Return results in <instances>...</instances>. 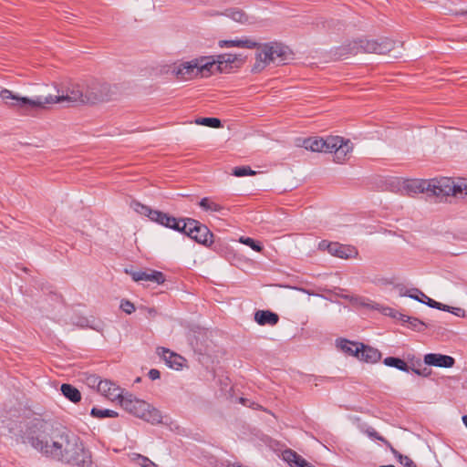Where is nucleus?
Here are the masks:
<instances>
[{
	"instance_id": "34",
	"label": "nucleus",
	"mask_w": 467,
	"mask_h": 467,
	"mask_svg": "<svg viewBox=\"0 0 467 467\" xmlns=\"http://www.w3.org/2000/svg\"><path fill=\"white\" fill-rule=\"evenodd\" d=\"M197 125H203L211 128H220L222 122L217 118H199L195 119Z\"/></svg>"
},
{
	"instance_id": "50",
	"label": "nucleus",
	"mask_w": 467,
	"mask_h": 467,
	"mask_svg": "<svg viewBox=\"0 0 467 467\" xmlns=\"http://www.w3.org/2000/svg\"><path fill=\"white\" fill-rule=\"evenodd\" d=\"M233 467H242L241 465H234Z\"/></svg>"
},
{
	"instance_id": "18",
	"label": "nucleus",
	"mask_w": 467,
	"mask_h": 467,
	"mask_svg": "<svg viewBox=\"0 0 467 467\" xmlns=\"http://www.w3.org/2000/svg\"><path fill=\"white\" fill-rule=\"evenodd\" d=\"M424 363L428 366L448 368L454 366L455 359L448 355L429 353L424 356Z\"/></svg>"
},
{
	"instance_id": "46",
	"label": "nucleus",
	"mask_w": 467,
	"mask_h": 467,
	"mask_svg": "<svg viewBox=\"0 0 467 467\" xmlns=\"http://www.w3.org/2000/svg\"><path fill=\"white\" fill-rule=\"evenodd\" d=\"M456 15L467 16V8L465 10L457 11Z\"/></svg>"
},
{
	"instance_id": "25",
	"label": "nucleus",
	"mask_w": 467,
	"mask_h": 467,
	"mask_svg": "<svg viewBox=\"0 0 467 467\" xmlns=\"http://www.w3.org/2000/svg\"><path fill=\"white\" fill-rule=\"evenodd\" d=\"M399 319L403 323H408V327L415 331L423 332L429 327L425 322L417 317H409L403 314H399Z\"/></svg>"
},
{
	"instance_id": "22",
	"label": "nucleus",
	"mask_w": 467,
	"mask_h": 467,
	"mask_svg": "<svg viewBox=\"0 0 467 467\" xmlns=\"http://www.w3.org/2000/svg\"><path fill=\"white\" fill-rule=\"evenodd\" d=\"M254 320L260 326H275L278 323L279 317L270 310H257L254 313Z\"/></svg>"
},
{
	"instance_id": "20",
	"label": "nucleus",
	"mask_w": 467,
	"mask_h": 467,
	"mask_svg": "<svg viewBox=\"0 0 467 467\" xmlns=\"http://www.w3.org/2000/svg\"><path fill=\"white\" fill-rule=\"evenodd\" d=\"M131 277L134 281H146L152 282L158 285L163 284L165 281L164 275L160 271L149 270V271H135L132 272Z\"/></svg>"
},
{
	"instance_id": "35",
	"label": "nucleus",
	"mask_w": 467,
	"mask_h": 467,
	"mask_svg": "<svg viewBox=\"0 0 467 467\" xmlns=\"http://www.w3.org/2000/svg\"><path fill=\"white\" fill-rule=\"evenodd\" d=\"M239 242L243 244L251 247L255 252H261L263 250L262 244L251 237L241 236L239 238Z\"/></svg>"
},
{
	"instance_id": "17",
	"label": "nucleus",
	"mask_w": 467,
	"mask_h": 467,
	"mask_svg": "<svg viewBox=\"0 0 467 467\" xmlns=\"http://www.w3.org/2000/svg\"><path fill=\"white\" fill-rule=\"evenodd\" d=\"M355 357L361 361L376 363L380 359L381 353L377 348L359 343V347L355 348Z\"/></svg>"
},
{
	"instance_id": "6",
	"label": "nucleus",
	"mask_w": 467,
	"mask_h": 467,
	"mask_svg": "<svg viewBox=\"0 0 467 467\" xmlns=\"http://www.w3.org/2000/svg\"><path fill=\"white\" fill-rule=\"evenodd\" d=\"M119 402L126 411L148 422L155 424L161 423L162 420V416L159 410L131 394L123 395Z\"/></svg>"
},
{
	"instance_id": "47",
	"label": "nucleus",
	"mask_w": 467,
	"mask_h": 467,
	"mask_svg": "<svg viewBox=\"0 0 467 467\" xmlns=\"http://www.w3.org/2000/svg\"><path fill=\"white\" fill-rule=\"evenodd\" d=\"M462 422L464 423V425L467 428V415L462 416Z\"/></svg>"
},
{
	"instance_id": "36",
	"label": "nucleus",
	"mask_w": 467,
	"mask_h": 467,
	"mask_svg": "<svg viewBox=\"0 0 467 467\" xmlns=\"http://www.w3.org/2000/svg\"><path fill=\"white\" fill-rule=\"evenodd\" d=\"M236 177H243L247 175H254L255 171H253L249 166L235 167L232 172Z\"/></svg>"
},
{
	"instance_id": "7",
	"label": "nucleus",
	"mask_w": 467,
	"mask_h": 467,
	"mask_svg": "<svg viewBox=\"0 0 467 467\" xmlns=\"http://www.w3.org/2000/svg\"><path fill=\"white\" fill-rule=\"evenodd\" d=\"M395 42L382 38L379 41L374 39H358L349 43L344 47L347 50V54L357 55L359 53H375V54H386L391 51L395 47Z\"/></svg>"
},
{
	"instance_id": "26",
	"label": "nucleus",
	"mask_w": 467,
	"mask_h": 467,
	"mask_svg": "<svg viewBox=\"0 0 467 467\" xmlns=\"http://www.w3.org/2000/svg\"><path fill=\"white\" fill-rule=\"evenodd\" d=\"M223 15L240 24L251 23V19H250L249 16H247L243 10L238 9V8L227 9L223 13Z\"/></svg>"
},
{
	"instance_id": "11",
	"label": "nucleus",
	"mask_w": 467,
	"mask_h": 467,
	"mask_svg": "<svg viewBox=\"0 0 467 467\" xmlns=\"http://www.w3.org/2000/svg\"><path fill=\"white\" fill-rule=\"evenodd\" d=\"M185 224L186 231H182V233L185 234L191 239L205 246H211L213 244V234L206 225L192 218H186Z\"/></svg>"
},
{
	"instance_id": "44",
	"label": "nucleus",
	"mask_w": 467,
	"mask_h": 467,
	"mask_svg": "<svg viewBox=\"0 0 467 467\" xmlns=\"http://www.w3.org/2000/svg\"><path fill=\"white\" fill-rule=\"evenodd\" d=\"M413 371L417 375L423 376V377H427L430 374V371L426 368L423 370L413 368Z\"/></svg>"
},
{
	"instance_id": "33",
	"label": "nucleus",
	"mask_w": 467,
	"mask_h": 467,
	"mask_svg": "<svg viewBox=\"0 0 467 467\" xmlns=\"http://www.w3.org/2000/svg\"><path fill=\"white\" fill-rule=\"evenodd\" d=\"M391 453L397 458L399 462L404 467H416L415 462L408 456L400 453L393 446L389 449Z\"/></svg>"
},
{
	"instance_id": "9",
	"label": "nucleus",
	"mask_w": 467,
	"mask_h": 467,
	"mask_svg": "<svg viewBox=\"0 0 467 467\" xmlns=\"http://www.w3.org/2000/svg\"><path fill=\"white\" fill-rule=\"evenodd\" d=\"M54 103H77V104H85L84 103V86H80L78 84L71 85L67 88L66 93H62L61 95L56 96H42V104L43 109L46 108L47 104Z\"/></svg>"
},
{
	"instance_id": "19",
	"label": "nucleus",
	"mask_w": 467,
	"mask_h": 467,
	"mask_svg": "<svg viewBox=\"0 0 467 467\" xmlns=\"http://www.w3.org/2000/svg\"><path fill=\"white\" fill-rule=\"evenodd\" d=\"M327 250L330 254L342 259L353 258L358 254L355 247L338 243H330L327 244Z\"/></svg>"
},
{
	"instance_id": "28",
	"label": "nucleus",
	"mask_w": 467,
	"mask_h": 467,
	"mask_svg": "<svg viewBox=\"0 0 467 467\" xmlns=\"http://www.w3.org/2000/svg\"><path fill=\"white\" fill-rule=\"evenodd\" d=\"M383 363L388 367H393L405 372H408L410 369L408 364L400 358L388 357L384 358Z\"/></svg>"
},
{
	"instance_id": "2",
	"label": "nucleus",
	"mask_w": 467,
	"mask_h": 467,
	"mask_svg": "<svg viewBox=\"0 0 467 467\" xmlns=\"http://www.w3.org/2000/svg\"><path fill=\"white\" fill-rule=\"evenodd\" d=\"M405 189L412 193H427L429 196L443 198L447 196L467 195V179L460 178L456 182L443 177L431 181L415 180L406 183Z\"/></svg>"
},
{
	"instance_id": "30",
	"label": "nucleus",
	"mask_w": 467,
	"mask_h": 467,
	"mask_svg": "<svg viewBox=\"0 0 467 467\" xmlns=\"http://www.w3.org/2000/svg\"><path fill=\"white\" fill-rule=\"evenodd\" d=\"M130 207L138 213L148 216L150 220L152 217V213L155 210L150 209L149 206L144 205L139 202L132 201L130 202Z\"/></svg>"
},
{
	"instance_id": "5",
	"label": "nucleus",
	"mask_w": 467,
	"mask_h": 467,
	"mask_svg": "<svg viewBox=\"0 0 467 467\" xmlns=\"http://www.w3.org/2000/svg\"><path fill=\"white\" fill-rule=\"evenodd\" d=\"M213 63L207 57H200L190 61H183L172 67V74L178 80L187 81L197 78H208L212 75Z\"/></svg>"
},
{
	"instance_id": "40",
	"label": "nucleus",
	"mask_w": 467,
	"mask_h": 467,
	"mask_svg": "<svg viewBox=\"0 0 467 467\" xmlns=\"http://www.w3.org/2000/svg\"><path fill=\"white\" fill-rule=\"evenodd\" d=\"M120 308L127 314H131L135 311L134 305L129 300H122L120 303Z\"/></svg>"
},
{
	"instance_id": "1",
	"label": "nucleus",
	"mask_w": 467,
	"mask_h": 467,
	"mask_svg": "<svg viewBox=\"0 0 467 467\" xmlns=\"http://www.w3.org/2000/svg\"><path fill=\"white\" fill-rule=\"evenodd\" d=\"M45 457L74 467L92 465V454L83 441L65 428L54 433Z\"/></svg>"
},
{
	"instance_id": "29",
	"label": "nucleus",
	"mask_w": 467,
	"mask_h": 467,
	"mask_svg": "<svg viewBox=\"0 0 467 467\" xmlns=\"http://www.w3.org/2000/svg\"><path fill=\"white\" fill-rule=\"evenodd\" d=\"M130 459L133 462L141 467H158V465L148 457L139 453H132Z\"/></svg>"
},
{
	"instance_id": "48",
	"label": "nucleus",
	"mask_w": 467,
	"mask_h": 467,
	"mask_svg": "<svg viewBox=\"0 0 467 467\" xmlns=\"http://www.w3.org/2000/svg\"><path fill=\"white\" fill-rule=\"evenodd\" d=\"M379 467H395L394 465H383V466H379Z\"/></svg>"
},
{
	"instance_id": "14",
	"label": "nucleus",
	"mask_w": 467,
	"mask_h": 467,
	"mask_svg": "<svg viewBox=\"0 0 467 467\" xmlns=\"http://www.w3.org/2000/svg\"><path fill=\"white\" fill-rule=\"evenodd\" d=\"M337 138L336 141H333V147H329L327 152L334 153V161L337 163H343L347 159L348 155L352 151L353 145L349 140H345L339 136H333Z\"/></svg>"
},
{
	"instance_id": "31",
	"label": "nucleus",
	"mask_w": 467,
	"mask_h": 467,
	"mask_svg": "<svg viewBox=\"0 0 467 467\" xmlns=\"http://www.w3.org/2000/svg\"><path fill=\"white\" fill-rule=\"evenodd\" d=\"M337 347L345 353L355 356V348L359 347V344L351 342L348 339H340L337 342Z\"/></svg>"
},
{
	"instance_id": "32",
	"label": "nucleus",
	"mask_w": 467,
	"mask_h": 467,
	"mask_svg": "<svg viewBox=\"0 0 467 467\" xmlns=\"http://www.w3.org/2000/svg\"><path fill=\"white\" fill-rule=\"evenodd\" d=\"M91 415L93 417H96V418H99V419H103V418H116L118 417V412H116L115 410H108V409H99V408H93L91 410Z\"/></svg>"
},
{
	"instance_id": "23",
	"label": "nucleus",
	"mask_w": 467,
	"mask_h": 467,
	"mask_svg": "<svg viewBox=\"0 0 467 467\" xmlns=\"http://www.w3.org/2000/svg\"><path fill=\"white\" fill-rule=\"evenodd\" d=\"M258 45L257 42L252 39H233V40H220L218 46L221 48L224 47H240V48H254Z\"/></svg>"
},
{
	"instance_id": "37",
	"label": "nucleus",
	"mask_w": 467,
	"mask_h": 467,
	"mask_svg": "<svg viewBox=\"0 0 467 467\" xmlns=\"http://www.w3.org/2000/svg\"><path fill=\"white\" fill-rule=\"evenodd\" d=\"M366 433L368 434V437L382 441L389 449L391 448L392 445L390 444V442L389 441H387L384 437L379 435V432L375 429L368 428V429H367Z\"/></svg>"
},
{
	"instance_id": "12",
	"label": "nucleus",
	"mask_w": 467,
	"mask_h": 467,
	"mask_svg": "<svg viewBox=\"0 0 467 467\" xmlns=\"http://www.w3.org/2000/svg\"><path fill=\"white\" fill-rule=\"evenodd\" d=\"M213 62L212 74L215 71L226 72L234 67H239L245 62V57L241 54H222L207 57Z\"/></svg>"
},
{
	"instance_id": "4",
	"label": "nucleus",
	"mask_w": 467,
	"mask_h": 467,
	"mask_svg": "<svg viewBox=\"0 0 467 467\" xmlns=\"http://www.w3.org/2000/svg\"><path fill=\"white\" fill-rule=\"evenodd\" d=\"M256 47L255 62L252 67L254 73L261 72L270 64H285L290 55L287 47L276 42L258 44Z\"/></svg>"
},
{
	"instance_id": "10",
	"label": "nucleus",
	"mask_w": 467,
	"mask_h": 467,
	"mask_svg": "<svg viewBox=\"0 0 467 467\" xmlns=\"http://www.w3.org/2000/svg\"><path fill=\"white\" fill-rule=\"evenodd\" d=\"M0 99L10 108L43 109L42 96L29 99L26 97H20L7 88H3L0 91Z\"/></svg>"
},
{
	"instance_id": "39",
	"label": "nucleus",
	"mask_w": 467,
	"mask_h": 467,
	"mask_svg": "<svg viewBox=\"0 0 467 467\" xmlns=\"http://www.w3.org/2000/svg\"><path fill=\"white\" fill-rule=\"evenodd\" d=\"M414 289H415V288H413V289H411V290H405V291H404V289H403V288H400V296H409V297H410V298H412V299H415V300H417V301H419V302L422 301V299H421V298H420V296H420V295L419 293L415 292V291H414Z\"/></svg>"
},
{
	"instance_id": "24",
	"label": "nucleus",
	"mask_w": 467,
	"mask_h": 467,
	"mask_svg": "<svg viewBox=\"0 0 467 467\" xmlns=\"http://www.w3.org/2000/svg\"><path fill=\"white\" fill-rule=\"evenodd\" d=\"M198 204L203 211L207 213L224 214V207L220 203L214 202L212 198H202Z\"/></svg>"
},
{
	"instance_id": "27",
	"label": "nucleus",
	"mask_w": 467,
	"mask_h": 467,
	"mask_svg": "<svg viewBox=\"0 0 467 467\" xmlns=\"http://www.w3.org/2000/svg\"><path fill=\"white\" fill-rule=\"evenodd\" d=\"M61 392L67 400L74 403H77L81 400L79 390L70 384H62Z\"/></svg>"
},
{
	"instance_id": "42",
	"label": "nucleus",
	"mask_w": 467,
	"mask_h": 467,
	"mask_svg": "<svg viewBox=\"0 0 467 467\" xmlns=\"http://www.w3.org/2000/svg\"><path fill=\"white\" fill-rule=\"evenodd\" d=\"M148 376L149 378L151 379V380H155V379H160L161 377V373L158 369L156 368H151L149 373H148Z\"/></svg>"
},
{
	"instance_id": "3",
	"label": "nucleus",
	"mask_w": 467,
	"mask_h": 467,
	"mask_svg": "<svg viewBox=\"0 0 467 467\" xmlns=\"http://www.w3.org/2000/svg\"><path fill=\"white\" fill-rule=\"evenodd\" d=\"M58 429L43 419L34 418L23 425L19 437L22 443L30 445L34 450L46 456L52 442V436Z\"/></svg>"
},
{
	"instance_id": "8",
	"label": "nucleus",
	"mask_w": 467,
	"mask_h": 467,
	"mask_svg": "<svg viewBox=\"0 0 467 467\" xmlns=\"http://www.w3.org/2000/svg\"><path fill=\"white\" fill-rule=\"evenodd\" d=\"M111 87L108 83L91 80L84 86V103L97 104L110 99Z\"/></svg>"
},
{
	"instance_id": "21",
	"label": "nucleus",
	"mask_w": 467,
	"mask_h": 467,
	"mask_svg": "<svg viewBox=\"0 0 467 467\" xmlns=\"http://www.w3.org/2000/svg\"><path fill=\"white\" fill-rule=\"evenodd\" d=\"M98 390L108 399L114 400L121 399V389L109 380H99L98 383Z\"/></svg>"
},
{
	"instance_id": "13",
	"label": "nucleus",
	"mask_w": 467,
	"mask_h": 467,
	"mask_svg": "<svg viewBox=\"0 0 467 467\" xmlns=\"http://www.w3.org/2000/svg\"><path fill=\"white\" fill-rule=\"evenodd\" d=\"M151 221L181 233L186 231V219H177L158 210L153 212Z\"/></svg>"
},
{
	"instance_id": "16",
	"label": "nucleus",
	"mask_w": 467,
	"mask_h": 467,
	"mask_svg": "<svg viewBox=\"0 0 467 467\" xmlns=\"http://www.w3.org/2000/svg\"><path fill=\"white\" fill-rule=\"evenodd\" d=\"M157 352L163 358L166 365L171 368L179 370L184 366L186 360L181 355L165 348H159Z\"/></svg>"
},
{
	"instance_id": "49",
	"label": "nucleus",
	"mask_w": 467,
	"mask_h": 467,
	"mask_svg": "<svg viewBox=\"0 0 467 467\" xmlns=\"http://www.w3.org/2000/svg\"><path fill=\"white\" fill-rule=\"evenodd\" d=\"M420 296V298H421V299H423V300H426V299L423 297V296Z\"/></svg>"
},
{
	"instance_id": "45",
	"label": "nucleus",
	"mask_w": 467,
	"mask_h": 467,
	"mask_svg": "<svg viewBox=\"0 0 467 467\" xmlns=\"http://www.w3.org/2000/svg\"><path fill=\"white\" fill-rule=\"evenodd\" d=\"M439 305H440V306H439V307H435L436 309L442 310V311H447V312H448V311L450 310V308H451V306H448V305H444V304H441V303H440V302H439Z\"/></svg>"
},
{
	"instance_id": "15",
	"label": "nucleus",
	"mask_w": 467,
	"mask_h": 467,
	"mask_svg": "<svg viewBox=\"0 0 467 467\" xmlns=\"http://www.w3.org/2000/svg\"><path fill=\"white\" fill-rule=\"evenodd\" d=\"M337 138L328 136L326 139L323 138H307L303 140L302 147L306 150L317 152H327L329 147H333V141H336Z\"/></svg>"
},
{
	"instance_id": "41",
	"label": "nucleus",
	"mask_w": 467,
	"mask_h": 467,
	"mask_svg": "<svg viewBox=\"0 0 467 467\" xmlns=\"http://www.w3.org/2000/svg\"><path fill=\"white\" fill-rule=\"evenodd\" d=\"M448 312H451L453 315H455L457 317H463L465 316V310L463 308H461V307L451 306V308H450V310Z\"/></svg>"
},
{
	"instance_id": "38",
	"label": "nucleus",
	"mask_w": 467,
	"mask_h": 467,
	"mask_svg": "<svg viewBox=\"0 0 467 467\" xmlns=\"http://www.w3.org/2000/svg\"><path fill=\"white\" fill-rule=\"evenodd\" d=\"M414 291L419 293L420 296H423V297L426 299V300L422 299V301H420V303H423L432 308L439 307V306H440L439 302L430 298L429 296H427L423 292H421L419 289H414Z\"/></svg>"
},
{
	"instance_id": "43",
	"label": "nucleus",
	"mask_w": 467,
	"mask_h": 467,
	"mask_svg": "<svg viewBox=\"0 0 467 467\" xmlns=\"http://www.w3.org/2000/svg\"><path fill=\"white\" fill-rule=\"evenodd\" d=\"M384 314L387 315V316H391V317L399 319V314L400 313L395 311L392 308H389V307L385 308L384 309Z\"/></svg>"
}]
</instances>
